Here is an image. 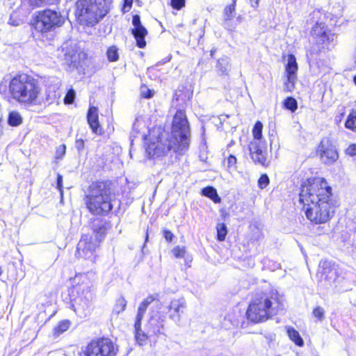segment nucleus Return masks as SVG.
I'll list each match as a JSON object with an SVG mask.
<instances>
[{
	"label": "nucleus",
	"mask_w": 356,
	"mask_h": 356,
	"mask_svg": "<svg viewBox=\"0 0 356 356\" xmlns=\"http://www.w3.org/2000/svg\"><path fill=\"white\" fill-rule=\"evenodd\" d=\"M155 300V298L153 296H149L145 299L143 300V302L140 304L138 312L136 317V321L138 323L139 321H142L143 316L147 311L148 306Z\"/></svg>",
	"instance_id": "4be33fe9"
},
{
	"label": "nucleus",
	"mask_w": 356,
	"mask_h": 356,
	"mask_svg": "<svg viewBox=\"0 0 356 356\" xmlns=\"http://www.w3.org/2000/svg\"><path fill=\"white\" fill-rule=\"evenodd\" d=\"M133 0H124V4L122 8V11L124 13H127L129 11L132 6Z\"/></svg>",
	"instance_id": "8fccbe9b"
},
{
	"label": "nucleus",
	"mask_w": 356,
	"mask_h": 356,
	"mask_svg": "<svg viewBox=\"0 0 356 356\" xmlns=\"http://www.w3.org/2000/svg\"><path fill=\"white\" fill-rule=\"evenodd\" d=\"M337 35L331 31H328L323 36L320 38L317 44L322 49H330L336 45L337 42Z\"/></svg>",
	"instance_id": "6ab92c4d"
},
{
	"label": "nucleus",
	"mask_w": 356,
	"mask_h": 356,
	"mask_svg": "<svg viewBox=\"0 0 356 356\" xmlns=\"http://www.w3.org/2000/svg\"><path fill=\"white\" fill-rule=\"evenodd\" d=\"M88 211L94 216H106L116 204L115 193L108 181L92 182L83 198Z\"/></svg>",
	"instance_id": "7ed1b4c3"
},
{
	"label": "nucleus",
	"mask_w": 356,
	"mask_h": 356,
	"mask_svg": "<svg viewBox=\"0 0 356 356\" xmlns=\"http://www.w3.org/2000/svg\"><path fill=\"white\" fill-rule=\"evenodd\" d=\"M345 126L347 129L356 131V111L349 114Z\"/></svg>",
	"instance_id": "72a5a7b5"
},
{
	"label": "nucleus",
	"mask_w": 356,
	"mask_h": 356,
	"mask_svg": "<svg viewBox=\"0 0 356 356\" xmlns=\"http://www.w3.org/2000/svg\"><path fill=\"white\" fill-rule=\"evenodd\" d=\"M3 273V270H2V268L0 266V276L2 275Z\"/></svg>",
	"instance_id": "4d7b16f0"
},
{
	"label": "nucleus",
	"mask_w": 356,
	"mask_h": 356,
	"mask_svg": "<svg viewBox=\"0 0 356 356\" xmlns=\"http://www.w3.org/2000/svg\"><path fill=\"white\" fill-rule=\"evenodd\" d=\"M59 0H29V3L33 6H40L44 4H54Z\"/></svg>",
	"instance_id": "4c0bfd02"
},
{
	"label": "nucleus",
	"mask_w": 356,
	"mask_h": 356,
	"mask_svg": "<svg viewBox=\"0 0 356 356\" xmlns=\"http://www.w3.org/2000/svg\"><path fill=\"white\" fill-rule=\"evenodd\" d=\"M216 67L222 74H227L230 67L229 58L227 57L220 58L218 60Z\"/></svg>",
	"instance_id": "c85d7f7f"
},
{
	"label": "nucleus",
	"mask_w": 356,
	"mask_h": 356,
	"mask_svg": "<svg viewBox=\"0 0 356 356\" xmlns=\"http://www.w3.org/2000/svg\"><path fill=\"white\" fill-rule=\"evenodd\" d=\"M284 106L291 112H295L298 108V103L295 98L289 97L284 99Z\"/></svg>",
	"instance_id": "473e14b6"
},
{
	"label": "nucleus",
	"mask_w": 356,
	"mask_h": 356,
	"mask_svg": "<svg viewBox=\"0 0 356 356\" xmlns=\"http://www.w3.org/2000/svg\"><path fill=\"white\" fill-rule=\"evenodd\" d=\"M141 322L142 321H139L138 323L137 321H135L134 323L135 338L136 342L140 346H143L146 342L149 336L147 331L145 332L142 330Z\"/></svg>",
	"instance_id": "412c9836"
},
{
	"label": "nucleus",
	"mask_w": 356,
	"mask_h": 356,
	"mask_svg": "<svg viewBox=\"0 0 356 356\" xmlns=\"http://www.w3.org/2000/svg\"><path fill=\"white\" fill-rule=\"evenodd\" d=\"M15 15V13H13L10 15L9 23L13 26H18L19 24V23L18 22L13 19Z\"/></svg>",
	"instance_id": "5fc2aeb1"
},
{
	"label": "nucleus",
	"mask_w": 356,
	"mask_h": 356,
	"mask_svg": "<svg viewBox=\"0 0 356 356\" xmlns=\"http://www.w3.org/2000/svg\"><path fill=\"white\" fill-rule=\"evenodd\" d=\"M108 60L110 62H115L119 59L118 49L116 46H111L106 51Z\"/></svg>",
	"instance_id": "2f4dec72"
},
{
	"label": "nucleus",
	"mask_w": 356,
	"mask_h": 356,
	"mask_svg": "<svg viewBox=\"0 0 356 356\" xmlns=\"http://www.w3.org/2000/svg\"><path fill=\"white\" fill-rule=\"evenodd\" d=\"M88 122L92 131L96 134H101L99 129L98 108L95 106H90L87 114Z\"/></svg>",
	"instance_id": "a211bd4d"
},
{
	"label": "nucleus",
	"mask_w": 356,
	"mask_h": 356,
	"mask_svg": "<svg viewBox=\"0 0 356 356\" xmlns=\"http://www.w3.org/2000/svg\"><path fill=\"white\" fill-rule=\"evenodd\" d=\"M8 122L13 127L19 126L22 123V117L19 112L13 111L9 113Z\"/></svg>",
	"instance_id": "bb28decb"
},
{
	"label": "nucleus",
	"mask_w": 356,
	"mask_h": 356,
	"mask_svg": "<svg viewBox=\"0 0 356 356\" xmlns=\"http://www.w3.org/2000/svg\"><path fill=\"white\" fill-rule=\"evenodd\" d=\"M42 89L38 80L25 74L15 76L9 81V92L17 102L29 106L40 102Z\"/></svg>",
	"instance_id": "20e7f679"
},
{
	"label": "nucleus",
	"mask_w": 356,
	"mask_h": 356,
	"mask_svg": "<svg viewBox=\"0 0 356 356\" xmlns=\"http://www.w3.org/2000/svg\"><path fill=\"white\" fill-rule=\"evenodd\" d=\"M109 0H79L76 3V17L81 24L93 26L108 13Z\"/></svg>",
	"instance_id": "0eeeda50"
},
{
	"label": "nucleus",
	"mask_w": 356,
	"mask_h": 356,
	"mask_svg": "<svg viewBox=\"0 0 356 356\" xmlns=\"http://www.w3.org/2000/svg\"><path fill=\"white\" fill-rule=\"evenodd\" d=\"M118 346L108 338H99L82 347L76 356H116Z\"/></svg>",
	"instance_id": "6e6552de"
},
{
	"label": "nucleus",
	"mask_w": 356,
	"mask_h": 356,
	"mask_svg": "<svg viewBox=\"0 0 356 356\" xmlns=\"http://www.w3.org/2000/svg\"><path fill=\"white\" fill-rule=\"evenodd\" d=\"M186 307V301L184 298L172 299L168 306L169 318L176 323L179 322Z\"/></svg>",
	"instance_id": "2eb2a0df"
},
{
	"label": "nucleus",
	"mask_w": 356,
	"mask_h": 356,
	"mask_svg": "<svg viewBox=\"0 0 356 356\" xmlns=\"http://www.w3.org/2000/svg\"><path fill=\"white\" fill-rule=\"evenodd\" d=\"M93 236L95 241L100 243L104 239L106 234V227L102 221H99L97 224H93Z\"/></svg>",
	"instance_id": "aec40b11"
},
{
	"label": "nucleus",
	"mask_w": 356,
	"mask_h": 356,
	"mask_svg": "<svg viewBox=\"0 0 356 356\" xmlns=\"http://www.w3.org/2000/svg\"><path fill=\"white\" fill-rule=\"evenodd\" d=\"M185 5V0H171V6L173 8L180 10Z\"/></svg>",
	"instance_id": "49530a36"
},
{
	"label": "nucleus",
	"mask_w": 356,
	"mask_h": 356,
	"mask_svg": "<svg viewBox=\"0 0 356 356\" xmlns=\"http://www.w3.org/2000/svg\"><path fill=\"white\" fill-rule=\"evenodd\" d=\"M57 188L60 193V195L63 196V177L61 175H57Z\"/></svg>",
	"instance_id": "3c124183"
},
{
	"label": "nucleus",
	"mask_w": 356,
	"mask_h": 356,
	"mask_svg": "<svg viewBox=\"0 0 356 356\" xmlns=\"http://www.w3.org/2000/svg\"><path fill=\"white\" fill-rule=\"evenodd\" d=\"M74 280L78 281L74 287L76 296L72 299L71 307L78 316L86 318L93 309L95 294L92 289V284L86 273L76 275Z\"/></svg>",
	"instance_id": "423d86ee"
},
{
	"label": "nucleus",
	"mask_w": 356,
	"mask_h": 356,
	"mask_svg": "<svg viewBox=\"0 0 356 356\" xmlns=\"http://www.w3.org/2000/svg\"><path fill=\"white\" fill-rule=\"evenodd\" d=\"M126 306H127L126 300L123 297H121L117 300L116 303L113 308V311L116 314H118L122 312L123 311H124Z\"/></svg>",
	"instance_id": "f704fd0d"
},
{
	"label": "nucleus",
	"mask_w": 356,
	"mask_h": 356,
	"mask_svg": "<svg viewBox=\"0 0 356 356\" xmlns=\"http://www.w3.org/2000/svg\"><path fill=\"white\" fill-rule=\"evenodd\" d=\"M217 230V239L219 241H223L225 239L226 235L227 234V226L225 223H218L216 225Z\"/></svg>",
	"instance_id": "7c9ffc66"
},
{
	"label": "nucleus",
	"mask_w": 356,
	"mask_h": 356,
	"mask_svg": "<svg viewBox=\"0 0 356 356\" xmlns=\"http://www.w3.org/2000/svg\"><path fill=\"white\" fill-rule=\"evenodd\" d=\"M172 252L176 258H183L186 254V248L184 246H176L172 249Z\"/></svg>",
	"instance_id": "58836bf2"
},
{
	"label": "nucleus",
	"mask_w": 356,
	"mask_h": 356,
	"mask_svg": "<svg viewBox=\"0 0 356 356\" xmlns=\"http://www.w3.org/2000/svg\"><path fill=\"white\" fill-rule=\"evenodd\" d=\"M317 153L321 161L327 165H332L339 159L335 145L327 138H323L318 146Z\"/></svg>",
	"instance_id": "9d476101"
},
{
	"label": "nucleus",
	"mask_w": 356,
	"mask_h": 356,
	"mask_svg": "<svg viewBox=\"0 0 356 356\" xmlns=\"http://www.w3.org/2000/svg\"><path fill=\"white\" fill-rule=\"evenodd\" d=\"M154 92L152 90L146 86L141 87V95L145 98H151L153 97Z\"/></svg>",
	"instance_id": "a18cd8bd"
},
{
	"label": "nucleus",
	"mask_w": 356,
	"mask_h": 356,
	"mask_svg": "<svg viewBox=\"0 0 356 356\" xmlns=\"http://www.w3.org/2000/svg\"><path fill=\"white\" fill-rule=\"evenodd\" d=\"M306 217L315 224L328 222L337 207L332 188L323 178L314 179L312 182L303 183L299 194Z\"/></svg>",
	"instance_id": "f257e3e1"
},
{
	"label": "nucleus",
	"mask_w": 356,
	"mask_h": 356,
	"mask_svg": "<svg viewBox=\"0 0 356 356\" xmlns=\"http://www.w3.org/2000/svg\"><path fill=\"white\" fill-rule=\"evenodd\" d=\"M236 158L234 155H229L227 158V165L229 168H235L236 164Z\"/></svg>",
	"instance_id": "de8ad7c7"
},
{
	"label": "nucleus",
	"mask_w": 356,
	"mask_h": 356,
	"mask_svg": "<svg viewBox=\"0 0 356 356\" xmlns=\"http://www.w3.org/2000/svg\"><path fill=\"white\" fill-rule=\"evenodd\" d=\"M99 243L94 240L92 236H83L77 245V252L80 257L86 259H92Z\"/></svg>",
	"instance_id": "ddd939ff"
},
{
	"label": "nucleus",
	"mask_w": 356,
	"mask_h": 356,
	"mask_svg": "<svg viewBox=\"0 0 356 356\" xmlns=\"http://www.w3.org/2000/svg\"><path fill=\"white\" fill-rule=\"evenodd\" d=\"M163 319L160 318L152 317L147 325L146 330L149 334V337L156 336L159 337L161 334H163V330L164 328Z\"/></svg>",
	"instance_id": "f3484780"
},
{
	"label": "nucleus",
	"mask_w": 356,
	"mask_h": 356,
	"mask_svg": "<svg viewBox=\"0 0 356 356\" xmlns=\"http://www.w3.org/2000/svg\"><path fill=\"white\" fill-rule=\"evenodd\" d=\"M250 156L254 163L268 166L267 146L266 141L252 140L248 145Z\"/></svg>",
	"instance_id": "9b49d317"
},
{
	"label": "nucleus",
	"mask_w": 356,
	"mask_h": 356,
	"mask_svg": "<svg viewBox=\"0 0 356 356\" xmlns=\"http://www.w3.org/2000/svg\"><path fill=\"white\" fill-rule=\"evenodd\" d=\"M191 130L186 113L182 110L176 112L171 134H162L154 140L147 143L146 152L150 159L163 156L168 154H183L190 145Z\"/></svg>",
	"instance_id": "f03ea898"
},
{
	"label": "nucleus",
	"mask_w": 356,
	"mask_h": 356,
	"mask_svg": "<svg viewBox=\"0 0 356 356\" xmlns=\"http://www.w3.org/2000/svg\"><path fill=\"white\" fill-rule=\"evenodd\" d=\"M284 309V304L280 299L277 292L264 294L255 298L247 310L248 318L254 323L266 321L270 316L276 315Z\"/></svg>",
	"instance_id": "39448f33"
},
{
	"label": "nucleus",
	"mask_w": 356,
	"mask_h": 356,
	"mask_svg": "<svg viewBox=\"0 0 356 356\" xmlns=\"http://www.w3.org/2000/svg\"><path fill=\"white\" fill-rule=\"evenodd\" d=\"M75 147L81 152L84 148V141L82 139H77L75 142Z\"/></svg>",
	"instance_id": "603ef678"
},
{
	"label": "nucleus",
	"mask_w": 356,
	"mask_h": 356,
	"mask_svg": "<svg viewBox=\"0 0 356 356\" xmlns=\"http://www.w3.org/2000/svg\"><path fill=\"white\" fill-rule=\"evenodd\" d=\"M328 30L326 29L324 23H316L315 26L312 28L311 31L312 35L315 39L316 42L317 43L320 40L321 36H323Z\"/></svg>",
	"instance_id": "b1692460"
},
{
	"label": "nucleus",
	"mask_w": 356,
	"mask_h": 356,
	"mask_svg": "<svg viewBox=\"0 0 356 356\" xmlns=\"http://www.w3.org/2000/svg\"><path fill=\"white\" fill-rule=\"evenodd\" d=\"M164 237L165 240L168 242L172 241L174 234L169 230H165L164 231Z\"/></svg>",
	"instance_id": "864d4df0"
},
{
	"label": "nucleus",
	"mask_w": 356,
	"mask_h": 356,
	"mask_svg": "<svg viewBox=\"0 0 356 356\" xmlns=\"http://www.w3.org/2000/svg\"><path fill=\"white\" fill-rule=\"evenodd\" d=\"M298 70L296 58L293 54L288 56L287 63L285 66L286 79L284 83L285 91L291 92L295 88V83L297 80V72Z\"/></svg>",
	"instance_id": "f8f14e48"
},
{
	"label": "nucleus",
	"mask_w": 356,
	"mask_h": 356,
	"mask_svg": "<svg viewBox=\"0 0 356 356\" xmlns=\"http://www.w3.org/2000/svg\"><path fill=\"white\" fill-rule=\"evenodd\" d=\"M320 266L323 268L321 282L324 280L326 282L325 286L327 287H338L339 282L336 268L330 266L328 261L321 262Z\"/></svg>",
	"instance_id": "4468645a"
},
{
	"label": "nucleus",
	"mask_w": 356,
	"mask_h": 356,
	"mask_svg": "<svg viewBox=\"0 0 356 356\" xmlns=\"http://www.w3.org/2000/svg\"><path fill=\"white\" fill-rule=\"evenodd\" d=\"M216 50H211V55L213 56Z\"/></svg>",
	"instance_id": "13d9d810"
},
{
	"label": "nucleus",
	"mask_w": 356,
	"mask_h": 356,
	"mask_svg": "<svg viewBox=\"0 0 356 356\" xmlns=\"http://www.w3.org/2000/svg\"><path fill=\"white\" fill-rule=\"evenodd\" d=\"M270 180L266 174L261 175L258 180V186L261 189L265 188L269 184Z\"/></svg>",
	"instance_id": "a19ab883"
},
{
	"label": "nucleus",
	"mask_w": 356,
	"mask_h": 356,
	"mask_svg": "<svg viewBox=\"0 0 356 356\" xmlns=\"http://www.w3.org/2000/svg\"><path fill=\"white\" fill-rule=\"evenodd\" d=\"M202 193L203 195L209 197L215 203H219L221 200L220 197L217 193V191L212 186H207L202 189Z\"/></svg>",
	"instance_id": "a878e982"
},
{
	"label": "nucleus",
	"mask_w": 356,
	"mask_h": 356,
	"mask_svg": "<svg viewBox=\"0 0 356 356\" xmlns=\"http://www.w3.org/2000/svg\"><path fill=\"white\" fill-rule=\"evenodd\" d=\"M75 98V92L74 90H69L65 97L64 101L65 104H72Z\"/></svg>",
	"instance_id": "c03bdc74"
},
{
	"label": "nucleus",
	"mask_w": 356,
	"mask_h": 356,
	"mask_svg": "<svg viewBox=\"0 0 356 356\" xmlns=\"http://www.w3.org/2000/svg\"><path fill=\"white\" fill-rule=\"evenodd\" d=\"M353 81H354L355 84L356 85V75L354 76Z\"/></svg>",
	"instance_id": "bf43d9fd"
},
{
	"label": "nucleus",
	"mask_w": 356,
	"mask_h": 356,
	"mask_svg": "<svg viewBox=\"0 0 356 356\" xmlns=\"http://www.w3.org/2000/svg\"><path fill=\"white\" fill-rule=\"evenodd\" d=\"M236 1L237 0H232V3L224 9V26L227 29H229V22L234 17Z\"/></svg>",
	"instance_id": "5701e85b"
},
{
	"label": "nucleus",
	"mask_w": 356,
	"mask_h": 356,
	"mask_svg": "<svg viewBox=\"0 0 356 356\" xmlns=\"http://www.w3.org/2000/svg\"><path fill=\"white\" fill-rule=\"evenodd\" d=\"M66 147L65 145H59L56 150L55 159H61L63 156L65 154Z\"/></svg>",
	"instance_id": "37998d69"
},
{
	"label": "nucleus",
	"mask_w": 356,
	"mask_h": 356,
	"mask_svg": "<svg viewBox=\"0 0 356 356\" xmlns=\"http://www.w3.org/2000/svg\"><path fill=\"white\" fill-rule=\"evenodd\" d=\"M148 239V234L147 233L146 234V241Z\"/></svg>",
	"instance_id": "052dcab7"
},
{
	"label": "nucleus",
	"mask_w": 356,
	"mask_h": 356,
	"mask_svg": "<svg viewBox=\"0 0 356 356\" xmlns=\"http://www.w3.org/2000/svg\"><path fill=\"white\" fill-rule=\"evenodd\" d=\"M69 321H63L59 323V324L55 327V332L57 334L63 333L66 331L70 327Z\"/></svg>",
	"instance_id": "e433bc0d"
},
{
	"label": "nucleus",
	"mask_w": 356,
	"mask_h": 356,
	"mask_svg": "<svg viewBox=\"0 0 356 356\" xmlns=\"http://www.w3.org/2000/svg\"><path fill=\"white\" fill-rule=\"evenodd\" d=\"M286 332L291 341L298 346H302L304 344L303 339L300 337L299 332L292 327H286Z\"/></svg>",
	"instance_id": "393cba45"
},
{
	"label": "nucleus",
	"mask_w": 356,
	"mask_h": 356,
	"mask_svg": "<svg viewBox=\"0 0 356 356\" xmlns=\"http://www.w3.org/2000/svg\"><path fill=\"white\" fill-rule=\"evenodd\" d=\"M325 311L323 307H317L313 310V315L318 320L323 321L324 318Z\"/></svg>",
	"instance_id": "79ce46f5"
},
{
	"label": "nucleus",
	"mask_w": 356,
	"mask_h": 356,
	"mask_svg": "<svg viewBox=\"0 0 356 356\" xmlns=\"http://www.w3.org/2000/svg\"><path fill=\"white\" fill-rule=\"evenodd\" d=\"M346 154L353 156L356 155V144H351L346 149Z\"/></svg>",
	"instance_id": "09e8293b"
},
{
	"label": "nucleus",
	"mask_w": 356,
	"mask_h": 356,
	"mask_svg": "<svg viewBox=\"0 0 356 356\" xmlns=\"http://www.w3.org/2000/svg\"><path fill=\"white\" fill-rule=\"evenodd\" d=\"M132 24L134 26V29H132V34L136 40V44L139 48H144L146 45L145 38L147 34V31L141 24L139 15L133 16Z\"/></svg>",
	"instance_id": "dca6fc26"
},
{
	"label": "nucleus",
	"mask_w": 356,
	"mask_h": 356,
	"mask_svg": "<svg viewBox=\"0 0 356 356\" xmlns=\"http://www.w3.org/2000/svg\"><path fill=\"white\" fill-rule=\"evenodd\" d=\"M251 3V6L254 8H256L259 5V0H250Z\"/></svg>",
	"instance_id": "6e6d98bb"
},
{
	"label": "nucleus",
	"mask_w": 356,
	"mask_h": 356,
	"mask_svg": "<svg viewBox=\"0 0 356 356\" xmlns=\"http://www.w3.org/2000/svg\"><path fill=\"white\" fill-rule=\"evenodd\" d=\"M64 23V18L61 15L50 9L40 12L36 16L34 27L40 32H47L56 26H60Z\"/></svg>",
	"instance_id": "1a4fd4ad"
},
{
	"label": "nucleus",
	"mask_w": 356,
	"mask_h": 356,
	"mask_svg": "<svg viewBox=\"0 0 356 356\" xmlns=\"http://www.w3.org/2000/svg\"><path fill=\"white\" fill-rule=\"evenodd\" d=\"M145 127V124L143 118H137L133 124V129L137 133H140Z\"/></svg>",
	"instance_id": "c9c22d12"
},
{
	"label": "nucleus",
	"mask_w": 356,
	"mask_h": 356,
	"mask_svg": "<svg viewBox=\"0 0 356 356\" xmlns=\"http://www.w3.org/2000/svg\"><path fill=\"white\" fill-rule=\"evenodd\" d=\"M10 79L8 76L3 77L0 83V93L5 94L7 92L8 88L9 89V81Z\"/></svg>",
	"instance_id": "ea45409f"
},
{
	"label": "nucleus",
	"mask_w": 356,
	"mask_h": 356,
	"mask_svg": "<svg viewBox=\"0 0 356 356\" xmlns=\"http://www.w3.org/2000/svg\"><path fill=\"white\" fill-rule=\"evenodd\" d=\"M263 124L260 121H257L252 129L253 140L257 141H265L262 138Z\"/></svg>",
	"instance_id": "c756f323"
},
{
	"label": "nucleus",
	"mask_w": 356,
	"mask_h": 356,
	"mask_svg": "<svg viewBox=\"0 0 356 356\" xmlns=\"http://www.w3.org/2000/svg\"><path fill=\"white\" fill-rule=\"evenodd\" d=\"M77 55L76 52L74 49L66 50L64 54V60L65 61L70 65L73 67L77 66Z\"/></svg>",
	"instance_id": "cd10ccee"
}]
</instances>
